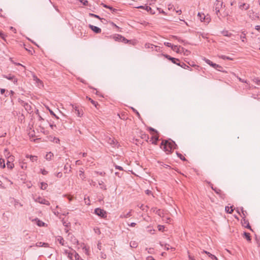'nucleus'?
Returning a JSON list of instances; mask_svg holds the SVG:
<instances>
[{
  "label": "nucleus",
  "instance_id": "obj_29",
  "mask_svg": "<svg viewBox=\"0 0 260 260\" xmlns=\"http://www.w3.org/2000/svg\"><path fill=\"white\" fill-rule=\"evenodd\" d=\"M130 246L133 248H136L138 246V244L135 241L131 242Z\"/></svg>",
  "mask_w": 260,
  "mask_h": 260
},
{
  "label": "nucleus",
  "instance_id": "obj_46",
  "mask_svg": "<svg viewBox=\"0 0 260 260\" xmlns=\"http://www.w3.org/2000/svg\"><path fill=\"white\" fill-rule=\"evenodd\" d=\"M81 3H82L83 5L86 6L88 4V1L86 0H79Z\"/></svg>",
  "mask_w": 260,
  "mask_h": 260
},
{
  "label": "nucleus",
  "instance_id": "obj_22",
  "mask_svg": "<svg viewBox=\"0 0 260 260\" xmlns=\"http://www.w3.org/2000/svg\"><path fill=\"white\" fill-rule=\"evenodd\" d=\"M198 16L201 21H203V20H204L205 19V16L203 13H199Z\"/></svg>",
  "mask_w": 260,
  "mask_h": 260
},
{
  "label": "nucleus",
  "instance_id": "obj_7",
  "mask_svg": "<svg viewBox=\"0 0 260 260\" xmlns=\"http://www.w3.org/2000/svg\"><path fill=\"white\" fill-rule=\"evenodd\" d=\"M204 60L209 65H210L212 67L214 68V69H216V70H217L218 71H220V69L222 68V67L220 66L217 64L215 63H213L212 61H211V60H210L208 59L204 58Z\"/></svg>",
  "mask_w": 260,
  "mask_h": 260
},
{
  "label": "nucleus",
  "instance_id": "obj_5",
  "mask_svg": "<svg viewBox=\"0 0 260 260\" xmlns=\"http://www.w3.org/2000/svg\"><path fill=\"white\" fill-rule=\"evenodd\" d=\"M73 109V111H74L75 113L78 116L81 117L83 115V110L81 108H79L78 106L71 105Z\"/></svg>",
  "mask_w": 260,
  "mask_h": 260
},
{
  "label": "nucleus",
  "instance_id": "obj_15",
  "mask_svg": "<svg viewBox=\"0 0 260 260\" xmlns=\"http://www.w3.org/2000/svg\"><path fill=\"white\" fill-rule=\"evenodd\" d=\"M239 8L242 10H248L249 8V5L245 3H242L239 5Z\"/></svg>",
  "mask_w": 260,
  "mask_h": 260
},
{
  "label": "nucleus",
  "instance_id": "obj_37",
  "mask_svg": "<svg viewBox=\"0 0 260 260\" xmlns=\"http://www.w3.org/2000/svg\"><path fill=\"white\" fill-rule=\"evenodd\" d=\"M172 50L176 51L177 53H179V47L177 45H173V48H172Z\"/></svg>",
  "mask_w": 260,
  "mask_h": 260
},
{
  "label": "nucleus",
  "instance_id": "obj_51",
  "mask_svg": "<svg viewBox=\"0 0 260 260\" xmlns=\"http://www.w3.org/2000/svg\"><path fill=\"white\" fill-rule=\"evenodd\" d=\"M145 9L147 11H148V12H149V11H150V12H151V10H152V9H151V8L150 7H149V6H146Z\"/></svg>",
  "mask_w": 260,
  "mask_h": 260
},
{
  "label": "nucleus",
  "instance_id": "obj_60",
  "mask_svg": "<svg viewBox=\"0 0 260 260\" xmlns=\"http://www.w3.org/2000/svg\"><path fill=\"white\" fill-rule=\"evenodd\" d=\"M42 245H43V247H49V244L47 243L43 242Z\"/></svg>",
  "mask_w": 260,
  "mask_h": 260
},
{
  "label": "nucleus",
  "instance_id": "obj_50",
  "mask_svg": "<svg viewBox=\"0 0 260 260\" xmlns=\"http://www.w3.org/2000/svg\"><path fill=\"white\" fill-rule=\"evenodd\" d=\"M75 257L76 258V260H79L80 258V257L79 255V254L76 252H75Z\"/></svg>",
  "mask_w": 260,
  "mask_h": 260
},
{
  "label": "nucleus",
  "instance_id": "obj_36",
  "mask_svg": "<svg viewBox=\"0 0 260 260\" xmlns=\"http://www.w3.org/2000/svg\"><path fill=\"white\" fill-rule=\"evenodd\" d=\"M164 247H165V248L166 249V250H169V249H171L172 250H174L175 248H173V247H171L170 248V245L169 244H165L164 245Z\"/></svg>",
  "mask_w": 260,
  "mask_h": 260
},
{
  "label": "nucleus",
  "instance_id": "obj_43",
  "mask_svg": "<svg viewBox=\"0 0 260 260\" xmlns=\"http://www.w3.org/2000/svg\"><path fill=\"white\" fill-rule=\"evenodd\" d=\"M21 168L23 169H26L27 168L26 164L25 162H22L21 165Z\"/></svg>",
  "mask_w": 260,
  "mask_h": 260
},
{
  "label": "nucleus",
  "instance_id": "obj_19",
  "mask_svg": "<svg viewBox=\"0 0 260 260\" xmlns=\"http://www.w3.org/2000/svg\"><path fill=\"white\" fill-rule=\"evenodd\" d=\"M203 252L206 253L207 254H208V256L210 257H211V258H212V259H213V260H214V259L215 260H218L217 258L215 255L212 254L210 252H207V251H205V250L203 251Z\"/></svg>",
  "mask_w": 260,
  "mask_h": 260
},
{
  "label": "nucleus",
  "instance_id": "obj_20",
  "mask_svg": "<svg viewBox=\"0 0 260 260\" xmlns=\"http://www.w3.org/2000/svg\"><path fill=\"white\" fill-rule=\"evenodd\" d=\"M53 156V154L52 152H49L46 154L45 158L47 160H50L52 159V157Z\"/></svg>",
  "mask_w": 260,
  "mask_h": 260
},
{
  "label": "nucleus",
  "instance_id": "obj_32",
  "mask_svg": "<svg viewBox=\"0 0 260 260\" xmlns=\"http://www.w3.org/2000/svg\"><path fill=\"white\" fill-rule=\"evenodd\" d=\"M48 186V185L47 183H44V182H42L41 183V188L42 189H45Z\"/></svg>",
  "mask_w": 260,
  "mask_h": 260
},
{
  "label": "nucleus",
  "instance_id": "obj_26",
  "mask_svg": "<svg viewBox=\"0 0 260 260\" xmlns=\"http://www.w3.org/2000/svg\"><path fill=\"white\" fill-rule=\"evenodd\" d=\"M87 99L95 107H96V106L98 105V103L95 101H94L92 99H91L90 98H89L87 96Z\"/></svg>",
  "mask_w": 260,
  "mask_h": 260
},
{
  "label": "nucleus",
  "instance_id": "obj_1",
  "mask_svg": "<svg viewBox=\"0 0 260 260\" xmlns=\"http://www.w3.org/2000/svg\"><path fill=\"white\" fill-rule=\"evenodd\" d=\"M177 146V145L176 143L170 139L165 141L163 140L160 145V148L167 153H171Z\"/></svg>",
  "mask_w": 260,
  "mask_h": 260
},
{
  "label": "nucleus",
  "instance_id": "obj_9",
  "mask_svg": "<svg viewBox=\"0 0 260 260\" xmlns=\"http://www.w3.org/2000/svg\"><path fill=\"white\" fill-rule=\"evenodd\" d=\"M3 76L4 78L13 81L14 84H16L17 82V79L14 76L11 74H9L8 75H3Z\"/></svg>",
  "mask_w": 260,
  "mask_h": 260
},
{
  "label": "nucleus",
  "instance_id": "obj_52",
  "mask_svg": "<svg viewBox=\"0 0 260 260\" xmlns=\"http://www.w3.org/2000/svg\"><path fill=\"white\" fill-rule=\"evenodd\" d=\"M42 243L43 242H37L36 244V246L37 247H43Z\"/></svg>",
  "mask_w": 260,
  "mask_h": 260
},
{
  "label": "nucleus",
  "instance_id": "obj_38",
  "mask_svg": "<svg viewBox=\"0 0 260 260\" xmlns=\"http://www.w3.org/2000/svg\"><path fill=\"white\" fill-rule=\"evenodd\" d=\"M253 82H255L256 84L260 85V79L258 78H254L253 80Z\"/></svg>",
  "mask_w": 260,
  "mask_h": 260
},
{
  "label": "nucleus",
  "instance_id": "obj_62",
  "mask_svg": "<svg viewBox=\"0 0 260 260\" xmlns=\"http://www.w3.org/2000/svg\"><path fill=\"white\" fill-rule=\"evenodd\" d=\"M245 227L247 229H250V230H252L251 228V226L250 225H249V222L247 223V224H246V225L245 226Z\"/></svg>",
  "mask_w": 260,
  "mask_h": 260
},
{
  "label": "nucleus",
  "instance_id": "obj_30",
  "mask_svg": "<svg viewBox=\"0 0 260 260\" xmlns=\"http://www.w3.org/2000/svg\"><path fill=\"white\" fill-rule=\"evenodd\" d=\"M157 214L160 217H164V212L161 209L157 210Z\"/></svg>",
  "mask_w": 260,
  "mask_h": 260
},
{
  "label": "nucleus",
  "instance_id": "obj_63",
  "mask_svg": "<svg viewBox=\"0 0 260 260\" xmlns=\"http://www.w3.org/2000/svg\"><path fill=\"white\" fill-rule=\"evenodd\" d=\"M95 230V232L98 233V234H100L101 233V232H100V230L99 229H94Z\"/></svg>",
  "mask_w": 260,
  "mask_h": 260
},
{
  "label": "nucleus",
  "instance_id": "obj_49",
  "mask_svg": "<svg viewBox=\"0 0 260 260\" xmlns=\"http://www.w3.org/2000/svg\"><path fill=\"white\" fill-rule=\"evenodd\" d=\"M165 228V226L163 225H158V229L160 231H162Z\"/></svg>",
  "mask_w": 260,
  "mask_h": 260
},
{
  "label": "nucleus",
  "instance_id": "obj_4",
  "mask_svg": "<svg viewBox=\"0 0 260 260\" xmlns=\"http://www.w3.org/2000/svg\"><path fill=\"white\" fill-rule=\"evenodd\" d=\"M94 213L98 216L102 218H106L107 217V212L103 209L100 208H97L94 209Z\"/></svg>",
  "mask_w": 260,
  "mask_h": 260
},
{
  "label": "nucleus",
  "instance_id": "obj_27",
  "mask_svg": "<svg viewBox=\"0 0 260 260\" xmlns=\"http://www.w3.org/2000/svg\"><path fill=\"white\" fill-rule=\"evenodd\" d=\"M131 211H129L128 212H127L126 214L125 215H121L120 217H122V218H127V217H129L130 216H132V214H131Z\"/></svg>",
  "mask_w": 260,
  "mask_h": 260
},
{
  "label": "nucleus",
  "instance_id": "obj_14",
  "mask_svg": "<svg viewBox=\"0 0 260 260\" xmlns=\"http://www.w3.org/2000/svg\"><path fill=\"white\" fill-rule=\"evenodd\" d=\"M38 202H39L40 203L42 204H45V205H50V203L48 201L46 200L45 199H43L42 198H39L38 199Z\"/></svg>",
  "mask_w": 260,
  "mask_h": 260
},
{
  "label": "nucleus",
  "instance_id": "obj_17",
  "mask_svg": "<svg viewBox=\"0 0 260 260\" xmlns=\"http://www.w3.org/2000/svg\"><path fill=\"white\" fill-rule=\"evenodd\" d=\"M190 51L187 50H185L184 48H182L181 49L180 48V54H182V53H183V54L184 55H188V54H190Z\"/></svg>",
  "mask_w": 260,
  "mask_h": 260
},
{
  "label": "nucleus",
  "instance_id": "obj_13",
  "mask_svg": "<svg viewBox=\"0 0 260 260\" xmlns=\"http://www.w3.org/2000/svg\"><path fill=\"white\" fill-rule=\"evenodd\" d=\"M164 56L166 58H167L168 59L171 60L173 63L176 64L177 65L179 66V63H177L176 62V61L179 60L178 59L174 58V57H171L170 55H167V54L164 55Z\"/></svg>",
  "mask_w": 260,
  "mask_h": 260
},
{
  "label": "nucleus",
  "instance_id": "obj_35",
  "mask_svg": "<svg viewBox=\"0 0 260 260\" xmlns=\"http://www.w3.org/2000/svg\"><path fill=\"white\" fill-rule=\"evenodd\" d=\"M241 211L242 212V215L243 216V218L246 217V214H247L246 211L244 210L243 207L241 208Z\"/></svg>",
  "mask_w": 260,
  "mask_h": 260
},
{
  "label": "nucleus",
  "instance_id": "obj_24",
  "mask_svg": "<svg viewBox=\"0 0 260 260\" xmlns=\"http://www.w3.org/2000/svg\"><path fill=\"white\" fill-rule=\"evenodd\" d=\"M5 167V160L3 158H0V167L4 168Z\"/></svg>",
  "mask_w": 260,
  "mask_h": 260
},
{
  "label": "nucleus",
  "instance_id": "obj_16",
  "mask_svg": "<svg viewBox=\"0 0 260 260\" xmlns=\"http://www.w3.org/2000/svg\"><path fill=\"white\" fill-rule=\"evenodd\" d=\"M26 157L27 158H29L30 160L32 162L36 161L38 159V157L36 155H26Z\"/></svg>",
  "mask_w": 260,
  "mask_h": 260
},
{
  "label": "nucleus",
  "instance_id": "obj_54",
  "mask_svg": "<svg viewBox=\"0 0 260 260\" xmlns=\"http://www.w3.org/2000/svg\"><path fill=\"white\" fill-rule=\"evenodd\" d=\"M149 131H151V132H154V133L155 134H157V132L156 130H155L154 128H152V127H150L149 128Z\"/></svg>",
  "mask_w": 260,
  "mask_h": 260
},
{
  "label": "nucleus",
  "instance_id": "obj_58",
  "mask_svg": "<svg viewBox=\"0 0 260 260\" xmlns=\"http://www.w3.org/2000/svg\"><path fill=\"white\" fill-rule=\"evenodd\" d=\"M238 80H239L240 81H241V82H244V83H247V81H246V80H243V79H241V78H240V77H238Z\"/></svg>",
  "mask_w": 260,
  "mask_h": 260
},
{
  "label": "nucleus",
  "instance_id": "obj_64",
  "mask_svg": "<svg viewBox=\"0 0 260 260\" xmlns=\"http://www.w3.org/2000/svg\"><path fill=\"white\" fill-rule=\"evenodd\" d=\"M255 29L258 31H260V25H257L255 26Z\"/></svg>",
  "mask_w": 260,
  "mask_h": 260
},
{
  "label": "nucleus",
  "instance_id": "obj_8",
  "mask_svg": "<svg viewBox=\"0 0 260 260\" xmlns=\"http://www.w3.org/2000/svg\"><path fill=\"white\" fill-rule=\"evenodd\" d=\"M19 102L28 112H31L32 111V108L28 103H26L22 100H20Z\"/></svg>",
  "mask_w": 260,
  "mask_h": 260
},
{
  "label": "nucleus",
  "instance_id": "obj_10",
  "mask_svg": "<svg viewBox=\"0 0 260 260\" xmlns=\"http://www.w3.org/2000/svg\"><path fill=\"white\" fill-rule=\"evenodd\" d=\"M211 188L221 198L223 199H224L225 194L223 193L220 189L216 187L214 188L213 186H211Z\"/></svg>",
  "mask_w": 260,
  "mask_h": 260
},
{
  "label": "nucleus",
  "instance_id": "obj_44",
  "mask_svg": "<svg viewBox=\"0 0 260 260\" xmlns=\"http://www.w3.org/2000/svg\"><path fill=\"white\" fill-rule=\"evenodd\" d=\"M180 67H182L183 68H184V69H186L185 67H186L187 68H190V67L189 66L186 65L184 63H181L180 62Z\"/></svg>",
  "mask_w": 260,
  "mask_h": 260
},
{
  "label": "nucleus",
  "instance_id": "obj_59",
  "mask_svg": "<svg viewBox=\"0 0 260 260\" xmlns=\"http://www.w3.org/2000/svg\"><path fill=\"white\" fill-rule=\"evenodd\" d=\"M180 159H181V160H184V161L186 160V159H185V158L184 157V156H183L182 154H181L180 153Z\"/></svg>",
  "mask_w": 260,
  "mask_h": 260
},
{
  "label": "nucleus",
  "instance_id": "obj_6",
  "mask_svg": "<svg viewBox=\"0 0 260 260\" xmlns=\"http://www.w3.org/2000/svg\"><path fill=\"white\" fill-rule=\"evenodd\" d=\"M113 39L116 41H119V42H123L124 43H127L129 41L127 40L126 38L123 37L120 35H116L115 36L113 37Z\"/></svg>",
  "mask_w": 260,
  "mask_h": 260
},
{
  "label": "nucleus",
  "instance_id": "obj_48",
  "mask_svg": "<svg viewBox=\"0 0 260 260\" xmlns=\"http://www.w3.org/2000/svg\"><path fill=\"white\" fill-rule=\"evenodd\" d=\"M49 110V112L50 113L53 115V116H54L57 119H58V117L55 114V113L53 112V111H52L51 110Z\"/></svg>",
  "mask_w": 260,
  "mask_h": 260
},
{
  "label": "nucleus",
  "instance_id": "obj_25",
  "mask_svg": "<svg viewBox=\"0 0 260 260\" xmlns=\"http://www.w3.org/2000/svg\"><path fill=\"white\" fill-rule=\"evenodd\" d=\"M151 139L154 140V141L152 142V143L156 145L157 141L158 140V136H153L152 137Z\"/></svg>",
  "mask_w": 260,
  "mask_h": 260
},
{
  "label": "nucleus",
  "instance_id": "obj_41",
  "mask_svg": "<svg viewBox=\"0 0 260 260\" xmlns=\"http://www.w3.org/2000/svg\"><path fill=\"white\" fill-rule=\"evenodd\" d=\"M133 111L136 114V115H137V116L140 118L141 117L140 116V113L138 112V111L136 110L135 109H134V108H132Z\"/></svg>",
  "mask_w": 260,
  "mask_h": 260
},
{
  "label": "nucleus",
  "instance_id": "obj_18",
  "mask_svg": "<svg viewBox=\"0 0 260 260\" xmlns=\"http://www.w3.org/2000/svg\"><path fill=\"white\" fill-rule=\"evenodd\" d=\"M57 241L62 246L65 245L64 240L61 236H58L57 238Z\"/></svg>",
  "mask_w": 260,
  "mask_h": 260
},
{
  "label": "nucleus",
  "instance_id": "obj_23",
  "mask_svg": "<svg viewBox=\"0 0 260 260\" xmlns=\"http://www.w3.org/2000/svg\"><path fill=\"white\" fill-rule=\"evenodd\" d=\"M244 235L245 237V238L248 241H251V237H250V234L248 233H246V232H244Z\"/></svg>",
  "mask_w": 260,
  "mask_h": 260
},
{
  "label": "nucleus",
  "instance_id": "obj_31",
  "mask_svg": "<svg viewBox=\"0 0 260 260\" xmlns=\"http://www.w3.org/2000/svg\"><path fill=\"white\" fill-rule=\"evenodd\" d=\"M221 33L224 36L230 37L231 35V34L229 33L227 30H223Z\"/></svg>",
  "mask_w": 260,
  "mask_h": 260
},
{
  "label": "nucleus",
  "instance_id": "obj_53",
  "mask_svg": "<svg viewBox=\"0 0 260 260\" xmlns=\"http://www.w3.org/2000/svg\"><path fill=\"white\" fill-rule=\"evenodd\" d=\"M96 173H97L98 174H99L100 175L102 176H105L106 174V173L104 172H96Z\"/></svg>",
  "mask_w": 260,
  "mask_h": 260
},
{
  "label": "nucleus",
  "instance_id": "obj_2",
  "mask_svg": "<svg viewBox=\"0 0 260 260\" xmlns=\"http://www.w3.org/2000/svg\"><path fill=\"white\" fill-rule=\"evenodd\" d=\"M190 30L189 24L184 20L180 19V32L186 33Z\"/></svg>",
  "mask_w": 260,
  "mask_h": 260
},
{
  "label": "nucleus",
  "instance_id": "obj_11",
  "mask_svg": "<svg viewBox=\"0 0 260 260\" xmlns=\"http://www.w3.org/2000/svg\"><path fill=\"white\" fill-rule=\"evenodd\" d=\"M13 156H10L8 157V160L7 162V165L8 168L12 169L14 168V165L12 162H11V161H13Z\"/></svg>",
  "mask_w": 260,
  "mask_h": 260
},
{
  "label": "nucleus",
  "instance_id": "obj_45",
  "mask_svg": "<svg viewBox=\"0 0 260 260\" xmlns=\"http://www.w3.org/2000/svg\"><path fill=\"white\" fill-rule=\"evenodd\" d=\"M41 173L44 175H46L48 174V171H47L46 170H45L44 169H41Z\"/></svg>",
  "mask_w": 260,
  "mask_h": 260
},
{
  "label": "nucleus",
  "instance_id": "obj_39",
  "mask_svg": "<svg viewBox=\"0 0 260 260\" xmlns=\"http://www.w3.org/2000/svg\"><path fill=\"white\" fill-rule=\"evenodd\" d=\"M245 37H246V35L244 33H242L241 35H240V38L242 40V42H245Z\"/></svg>",
  "mask_w": 260,
  "mask_h": 260
},
{
  "label": "nucleus",
  "instance_id": "obj_57",
  "mask_svg": "<svg viewBox=\"0 0 260 260\" xmlns=\"http://www.w3.org/2000/svg\"><path fill=\"white\" fill-rule=\"evenodd\" d=\"M107 8H108V9H110V10H112L113 12H116V11H117V10H116V9H114V8H113L112 7H111V6H109L108 7H107Z\"/></svg>",
  "mask_w": 260,
  "mask_h": 260
},
{
  "label": "nucleus",
  "instance_id": "obj_42",
  "mask_svg": "<svg viewBox=\"0 0 260 260\" xmlns=\"http://www.w3.org/2000/svg\"><path fill=\"white\" fill-rule=\"evenodd\" d=\"M164 44L166 46H168V47H171L172 48H173V45H172L171 43L170 42H165L164 43Z\"/></svg>",
  "mask_w": 260,
  "mask_h": 260
},
{
  "label": "nucleus",
  "instance_id": "obj_12",
  "mask_svg": "<svg viewBox=\"0 0 260 260\" xmlns=\"http://www.w3.org/2000/svg\"><path fill=\"white\" fill-rule=\"evenodd\" d=\"M89 27L96 34H99L101 32V29L97 26L89 24Z\"/></svg>",
  "mask_w": 260,
  "mask_h": 260
},
{
  "label": "nucleus",
  "instance_id": "obj_61",
  "mask_svg": "<svg viewBox=\"0 0 260 260\" xmlns=\"http://www.w3.org/2000/svg\"><path fill=\"white\" fill-rule=\"evenodd\" d=\"M146 260H155L152 256H149L146 258Z\"/></svg>",
  "mask_w": 260,
  "mask_h": 260
},
{
  "label": "nucleus",
  "instance_id": "obj_33",
  "mask_svg": "<svg viewBox=\"0 0 260 260\" xmlns=\"http://www.w3.org/2000/svg\"><path fill=\"white\" fill-rule=\"evenodd\" d=\"M99 184L100 186H101V188H103V189H106V186L104 185V182L103 181H99Z\"/></svg>",
  "mask_w": 260,
  "mask_h": 260
},
{
  "label": "nucleus",
  "instance_id": "obj_34",
  "mask_svg": "<svg viewBox=\"0 0 260 260\" xmlns=\"http://www.w3.org/2000/svg\"><path fill=\"white\" fill-rule=\"evenodd\" d=\"M0 37L3 39L5 41H6V35L3 32V31H0Z\"/></svg>",
  "mask_w": 260,
  "mask_h": 260
},
{
  "label": "nucleus",
  "instance_id": "obj_21",
  "mask_svg": "<svg viewBox=\"0 0 260 260\" xmlns=\"http://www.w3.org/2000/svg\"><path fill=\"white\" fill-rule=\"evenodd\" d=\"M225 210L228 213H232L234 210L233 209V206H231L230 208L229 206H226Z\"/></svg>",
  "mask_w": 260,
  "mask_h": 260
},
{
  "label": "nucleus",
  "instance_id": "obj_28",
  "mask_svg": "<svg viewBox=\"0 0 260 260\" xmlns=\"http://www.w3.org/2000/svg\"><path fill=\"white\" fill-rule=\"evenodd\" d=\"M107 142L111 145H114L115 144V140L113 139L110 138H108V139L107 140Z\"/></svg>",
  "mask_w": 260,
  "mask_h": 260
},
{
  "label": "nucleus",
  "instance_id": "obj_3",
  "mask_svg": "<svg viewBox=\"0 0 260 260\" xmlns=\"http://www.w3.org/2000/svg\"><path fill=\"white\" fill-rule=\"evenodd\" d=\"M223 6V3L222 1L219 0H216L214 4L213 10L215 12L216 15L218 17L220 18V9L222 8Z\"/></svg>",
  "mask_w": 260,
  "mask_h": 260
},
{
  "label": "nucleus",
  "instance_id": "obj_56",
  "mask_svg": "<svg viewBox=\"0 0 260 260\" xmlns=\"http://www.w3.org/2000/svg\"><path fill=\"white\" fill-rule=\"evenodd\" d=\"M44 224V223L40 220H38V225L40 226Z\"/></svg>",
  "mask_w": 260,
  "mask_h": 260
},
{
  "label": "nucleus",
  "instance_id": "obj_55",
  "mask_svg": "<svg viewBox=\"0 0 260 260\" xmlns=\"http://www.w3.org/2000/svg\"><path fill=\"white\" fill-rule=\"evenodd\" d=\"M56 176L58 178H61L62 176V174L61 172H58V173L56 174Z\"/></svg>",
  "mask_w": 260,
  "mask_h": 260
},
{
  "label": "nucleus",
  "instance_id": "obj_47",
  "mask_svg": "<svg viewBox=\"0 0 260 260\" xmlns=\"http://www.w3.org/2000/svg\"><path fill=\"white\" fill-rule=\"evenodd\" d=\"M34 80L36 81L37 83H40L41 84H42V81L38 79L36 76H34Z\"/></svg>",
  "mask_w": 260,
  "mask_h": 260
},
{
  "label": "nucleus",
  "instance_id": "obj_40",
  "mask_svg": "<svg viewBox=\"0 0 260 260\" xmlns=\"http://www.w3.org/2000/svg\"><path fill=\"white\" fill-rule=\"evenodd\" d=\"M89 15L90 16L95 17V18H98L99 19H101V18H100V17L99 15H95V14H94L92 13H89Z\"/></svg>",
  "mask_w": 260,
  "mask_h": 260
}]
</instances>
